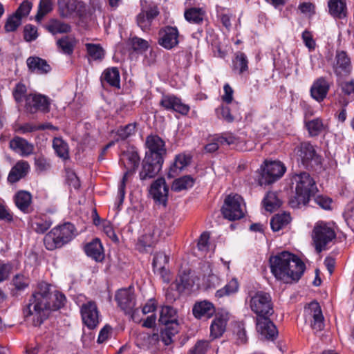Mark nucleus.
Segmentation results:
<instances>
[{
  "mask_svg": "<svg viewBox=\"0 0 354 354\" xmlns=\"http://www.w3.org/2000/svg\"><path fill=\"white\" fill-rule=\"evenodd\" d=\"M306 127L310 136H317L325 129V125L320 118H315L306 122Z\"/></svg>",
  "mask_w": 354,
  "mask_h": 354,
  "instance_id": "a18cd8bd",
  "label": "nucleus"
},
{
  "mask_svg": "<svg viewBox=\"0 0 354 354\" xmlns=\"http://www.w3.org/2000/svg\"><path fill=\"white\" fill-rule=\"evenodd\" d=\"M32 4L31 2L28 1H24L20 4V6L17 9V10L15 11V13L17 15H18L19 17L23 19L29 15L30 10L32 9Z\"/></svg>",
  "mask_w": 354,
  "mask_h": 354,
  "instance_id": "e2e57ef3",
  "label": "nucleus"
},
{
  "mask_svg": "<svg viewBox=\"0 0 354 354\" xmlns=\"http://www.w3.org/2000/svg\"><path fill=\"white\" fill-rule=\"evenodd\" d=\"M51 286L46 282L39 283L29 299L28 304L23 309L25 320L34 326H40L48 317L50 310L63 307L66 303L65 295L59 292L50 291Z\"/></svg>",
  "mask_w": 354,
  "mask_h": 354,
  "instance_id": "f257e3e1",
  "label": "nucleus"
},
{
  "mask_svg": "<svg viewBox=\"0 0 354 354\" xmlns=\"http://www.w3.org/2000/svg\"><path fill=\"white\" fill-rule=\"evenodd\" d=\"M261 176L259 179L260 185H269L279 180L284 174L286 168L280 161H265L261 167Z\"/></svg>",
  "mask_w": 354,
  "mask_h": 354,
  "instance_id": "0eeeda50",
  "label": "nucleus"
},
{
  "mask_svg": "<svg viewBox=\"0 0 354 354\" xmlns=\"http://www.w3.org/2000/svg\"><path fill=\"white\" fill-rule=\"evenodd\" d=\"M218 118H222L227 122L231 123L238 118H241L239 105L237 102L232 104L231 107L221 106L216 110Z\"/></svg>",
  "mask_w": 354,
  "mask_h": 354,
  "instance_id": "bb28decb",
  "label": "nucleus"
},
{
  "mask_svg": "<svg viewBox=\"0 0 354 354\" xmlns=\"http://www.w3.org/2000/svg\"><path fill=\"white\" fill-rule=\"evenodd\" d=\"M149 192L156 203L163 207L166 206L168 199L169 187L164 178L160 177L154 180L151 185Z\"/></svg>",
  "mask_w": 354,
  "mask_h": 354,
  "instance_id": "2eb2a0df",
  "label": "nucleus"
},
{
  "mask_svg": "<svg viewBox=\"0 0 354 354\" xmlns=\"http://www.w3.org/2000/svg\"><path fill=\"white\" fill-rule=\"evenodd\" d=\"M297 153L301 164L306 168L313 167L321 163L320 156L317 154L314 147L310 142L301 143Z\"/></svg>",
  "mask_w": 354,
  "mask_h": 354,
  "instance_id": "9b49d317",
  "label": "nucleus"
},
{
  "mask_svg": "<svg viewBox=\"0 0 354 354\" xmlns=\"http://www.w3.org/2000/svg\"><path fill=\"white\" fill-rule=\"evenodd\" d=\"M336 237V233L332 224L324 221L315 223L312 232V239L317 253L326 249L328 243Z\"/></svg>",
  "mask_w": 354,
  "mask_h": 354,
  "instance_id": "39448f33",
  "label": "nucleus"
},
{
  "mask_svg": "<svg viewBox=\"0 0 354 354\" xmlns=\"http://www.w3.org/2000/svg\"><path fill=\"white\" fill-rule=\"evenodd\" d=\"M136 129V123H130L125 126L120 127L117 131V135L120 140H126L135 133Z\"/></svg>",
  "mask_w": 354,
  "mask_h": 354,
  "instance_id": "864d4df0",
  "label": "nucleus"
},
{
  "mask_svg": "<svg viewBox=\"0 0 354 354\" xmlns=\"http://www.w3.org/2000/svg\"><path fill=\"white\" fill-rule=\"evenodd\" d=\"M24 33L26 41L35 40L38 37L37 28L31 24L25 26Z\"/></svg>",
  "mask_w": 354,
  "mask_h": 354,
  "instance_id": "0e129e2a",
  "label": "nucleus"
},
{
  "mask_svg": "<svg viewBox=\"0 0 354 354\" xmlns=\"http://www.w3.org/2000/svg\"><path fill=\"white\" fill-rule=\"evenodd\" d=\"M248 64L246 55L242 52H237L233 61L234 70L239 71V73H243L248 70Z\"/></svg>",
  "mask_w": 354,
  "mask_h": 354,
  "instance_id": "09e8293b",
  "label": "nucleus"
},
{
  "mask_svg": "<svg viewBox=\"0 0 354 354\" xmlns=\"http://www.w3.org/2000/svg\"><path fill=\"white\" fill-rule=\"evenodd\" d=\"M53 10V3L50 0H40L38 11L35 16L37 21H41L43 17Z\"/></svg>",
  "mask_w": 354,
  "mask_h": 354,
  "instance_id": "603ef678",
  "label": "nucleus"
},
{
  "mask_svg": "<svg viewBox=\"0 0 354 354\" xmlns=\"http://www.w3.org/2000/svg\"><path fill=\"white\" fill-rule=\"evenodd\" d=\"M216 140L220 143L221 145H231L236 143L238 138L235 137L232 133H226L219 137H217Z\"/></svg>",
  "mask_w": 354,
  "mask_h": 354,
  "instance_id": "69168bd1",
  "label": "nucleus"
},
{
  "mask_svg": "<svg viewBox=\"0 0 354 354\" xmlns=\"http://www.w3.org/2000/svg\"><path fill=\"white\" fill-rule=\"evenodd\" d=\"M101 79L112 86H120V73L116 67L108 68L104 70Z\"/></svg>",
  "mask_w": 354,
  "mask_h": 354,
  "instance_id": "ea45409f",
  "label": "nucleus"
},
{
  "mask_svg": "<svg viewBox=\"0 0 354 354\" xmlns=\"http://www.w3.org/2000/svg\"><path fill=\"white\" fill-rule=\"evenodd\" d=\"M192 313L197 319H209L215 313V308L212 303L204 300L196 302L194 305Z\"/></svg>",
  "mask_w": 354,
  "mask_h": 354,
  "instance_id": "cd10ccee",
  "label": "nucleus"
},
{
  "mask_svg": "<svg viewBox=\"0 0 354 354\" xmlns=\"http://www.w3.org/2000/svg\"><path fill=\"white\" fill-rule=\"evenodd\" d=\"M30 165L26 160L18 161L11 169L8 181L10 183L18 182L20 179L24 178L28 173Z\"/></svg>",
  "mask_w": 354,
  "mask_h": 354,
  "instance_id": "c85d7f7f",
  "label": "nucleus"
},
{
  "mask_svg": "<svg viewBox=\"0 0 354 354\" xmlns=\"http://www.w3.org/2000/svg\"><path fill=\"white\" fill-rule=\"evenodd\" d=\"M305 312L312 319L310 321L312 328L317 332L322 330L324 327V318L319 303L315 301L310 302L305 308Z\"/></svg>",
  "mask_w": 354,
  "mask_h": 354,
  "instance_id": "a211bd4d",
  "label": "nucleus"
},
{
  "mask_svg": "<svg viewBox=\"0 0 354 354\" xmlns=\"http://www.w3.org/2000/svg\"><path fill=\"white\" fill-rule=\"evenodd\" d=\"M291 221L290 214L283 212L277 214L270 221L271 228L273 231L277 232L286 227Z\"/></svg>",
  "mask_w": 354,
  "mask_h": 354,
  "instance_id": "a19ab883",
  "label": "nucleus"
},
{
  "mask_svg": "<svg viewBox=\"0 0 354 354\" xmlns=\"http://www.w3.org/2000/svg\"><path fill=\"white\" fill-rule=\"evenodd\" d=\"M45 28L52 35L68 33L71 31V27L68 24L57 19H51L46 25Z\"/></svg>",
  "mask_w": 354,
  "mask_h": 354,
  "instance_id": "e433bc0d",
  "label": "nucleus"
},
{
  "mask_svg": "<svg viewBox=\"0 0 354 354\" xmlns=\"http://www.w3.org/2000/svg\"><path fill=\"white\" fill-rule=\"evenodd\" d=\"M53 147L59 157L64 160L68 158V145L62 138H55L53 141Z\"/></svg>",
  "mask_w": 354,
  "mask_h": 354,
  "instance_id": "49530a36",
  "label": "nucleus"
},
{
  "mask_svg": "<svg viewBox=\"0 0 354 354\" xmlns=\"http://www.w3.org/2000/svg\"><path fill=\"white\" fill-rule=\"evenodd\" d=\"M44 126H37L30 123H26L24 124H19L15 128V131L19 133L25 134L27 133L33 132L37 130H44Z\"/></svg>",
  "mask_w": 354,
  "mask_h": 354,
  "instance_id": "052dcab7",
  "label": "nucleus"
},
{
  "mask_svg": "<svg viewBox=\"0 0 354 354\" xmlns=\"http://www.w3.org/2000/svg\"><path fill=\"white\" fill-rule=\"evenodd\" d=\"M16 206L24 213H28L32 203V195L24 190L19 191L14 196Z\"/></svg>",
  "mask_w": 354,
  "mask_h": 354,
  "instance_id": "473e14b6",
  "label": "nucleus"
},
{
  "mask_svg": "<svg viewBox=\"0 0 354 354\" xmlns=\"http://www.w3.org/2000/svg\"><path fill=\"white\" fill-rule=\"evenodd\" d=\"M335 73L339 78L348 76L351 72V61L344 51L337 52Z\"/></svg>",
  "mask_w": 354,
  "mask_h": 354,
  "instance_id": "393cba45",
  "label": "nucleus"
},
{
  "mask_svg": "<svg viewBox=\"0 0 354 354\" xmlns=\"http://www.w3.org/2000/svg\"><path fill=\"white\" fill-rule=\"evenodd\" d=\"M160 105L167 111H172L182 115H187L189 111V106L184 104L182 100L174 95H164Z\"/></svg>",
  "mask_w": 354,
  "mask_h": 354,
  "instance_id": "aec40b11",
  "label": "nucleus"
},
{
  "mask_svg": "<svg viewBox=\"0 0 354 354\" xmlns=\"http://www.w3.org/2000/svg\"><path fill=\"white\" fill-rule=\"evenodd\" d=\"M250 308L257 318L270 317L274 313L273 304L270 294L258 291L250 299Z\"/></svg>",
  "mask_w": 354,
  "mask_h": 354,
  "instance_id": "423d86ee",
  "label": "nucleus"
},
{
  "mask_svg": "<svg viewBox=\"0 0 354 354\" xmlns=\"http://www.w3.org/2000/svg\"><path fill=\"white\" fill-rule=\"evenodd\" d=\"M81 315L84 324L90 329L95 328L99 324L97 306L93 301L84 304L81 307Z\"/></svg>",
  "mask_w": 354,
  "mask_h": 354,
  "instance_id": "f3484780",
  "label": "nucleus"
},
{
  "mask_svg": "<svg viewBox=\"0 0 354 354\" xmlns=\"http://www.w3.org/2000/svg\"><path fill=\"white\" fill-rule=\"evenodd\" d=\"M51 224L52 223L49 220L36 218L32 223V227L36 232L43 234L50 228Z\"/></svg>",
  "mask_w": 354,
  "mask_h": 354,
  "instance_id": "6e6d98bb",
  "label": "nucleus"
},
{
  "mask_svg": "<svg viewBox=\"0 0 354 354\" xmlns=\"http://www.w3.org/2000/svg\"><path fill=\"white\" fill-rule=\"evenodd\" d=\"M162 230L160 228L153 226L152 232H149L142 236L136 245V248L141 252H149V249L158 242L161 236Z\"/></svg>",
  "mask_w": 354,
  "mask_h": 354,
  "instance_id": "5701e85b",
  "label": "nucleus"
},
{
  "mask_svg": "<svg viewBox=\"0 0 354 354\" xmlns=\"http://www.w3.org/2000/svg\"><path fill=\"white\" fill-rule=\"evenodd\" d=\"M77 44L75 37L66 35L57 40L56 44L58 49L66 55H71Z\"/></svg>",
  "mask_w": 354,
  "mask_h": 354,
  "instance_id": "4c0bfd02",
  "label": "nucleus"
},
{
  "mask_svg": "<svg viewBox=\"0 0 354 354\" xmlns=\"http://www.w3.org/2000/svg\"><path fill=\"white\" fill-rule=\"evenodd\" d=\"M337 86L340 90L338 103L339 105L348 106L350 102L354 101V80H342L339 78Z\"/></svg>",
  "mask_w": 354,
  "mask_h": 354,
  "instance_id": "6ab92c4d",
  "label": "nucleus"
},
{
  "mask_svg": "<svg viewBox=\"0 0 354 354\" xmlns=\"http://www.w3.org/2000/svg\"><path fill=\"white\" fill-rule=\"evenodd\" d=\"M146 146L148 151H146L145 156L164 162L167 149L162 138L156 135H150L146 138Z\"/></svg>",
  "mask_w": 354,
  "mask_h": 354,
  "instance_id": "f8f14e48",
  "label": "nucleus"
},
{
  "mask_svg": "<svg viewBox=\"0 0 354 354\" xmlns=\"http://www.w3.org/2000/svg\"><path fill=\"white\" fill-rule=\"evenodd\" d=\"M28 70L39 74L48 73L51 68L47 62L38 57H30L26 60Z\"/></svg>",
  "mask_w": 354,
  "mask_h": 354,
  "instance_id": "c756f323",
  "label": "nucleus"
},
{
  "mask_svg": "<svg viewBox=\"0 0 354 354\" xmlns=\"http://www.w3.org/2000/svg\"><path fill=\"white\" fill-rule=\"evenodd\" d=\"M22 19L17 15L15 13L8 17L4 29L6 32L15 31L17 28L21 24Z\"/></svg>",
  "mask_w": 354,
  "mask_h": 354,
  "instance_id": "5fc2aeb1",
  "label": "nucleus"
},
{
  "mask_svg": "<svg viewBox=\"0 0 354 354\" xmlns=\"http://www.w3.org/2000/svg\"><path fill=\"white\" fill-rule=\"evenodd\" d=\"M328 12L330 15L338 19L346 17L347 8L346 0H328Z\"/></svg>",
  "mask_w": 354,
  "mask_h": 354,
  "instance_id": "2f4dec72",
  "label": "nucleus"
},
{
  "mask_svg": "<svg viewBox=\"0 0 354 354\" xmlns=\"http://www.w3.org/2000/svg\"><path fill=\"white\" fill-rule=\"evenodd\" d=\"M292 183L295 185L297 199V204L293 201H290L293 207L299 204H307L318 191L315 180L306 171L295 174L292 177Z\"/></svg>",
  "mask_w": 354,
  "mask_h": 354,
  "instance_id": "7ed1b4c3",
  "label": "nucleus"
},
{
  "mask_svg": "<svg viewBox=\"0 0 354 354\" xmlns=\"http://www.w3.org/2000/svg\"><path fill=\"white\" fill-rule=\"evenodd\" d=\"M227 322V315H216L210 326L211 336L214 338L221 337L225 330Z\"/></svg>",
  "mask_w": 354,
  "mask_h": 354,
  "instance_id": "f704fd0d",
  "label": "nucleus"
},
{
  "mask_svg": "<svg viewBox=\"0 0 354 354\" xmlns=\"http://www.w3.org/2000/svg\"><path fill=\"white\" fill-rule=\"evenodd\" d=\"M263 204L266 211L272 212L281 206V201L276 192H269L264 197Z\"/></svg>",
  "mask_w": 354,
  "mask_h": 354,
  "instance_id": "79ce46f5",
  "label": "nucleus"
},
{
  "mask_svg": "<svg viewBox=\"0 0 354 354\" xmlns=\"http://www.w3.org/2000/svg\"><path fill=\"white\" fill-rule=\"evenodd\" d=\"M115 299L118 306L125 314L130 315L132 319H135V314L138 310L136 307V298L131 288L119 290L115 294Z\"/></svg>",
  "mask_w": 354,
  "mask_h": 354,
  "instance_id": "1a4fd4ad",
  "label": "nucleus"
},
{
  "mask_svg": "<svg viewBox=\"0 0 354 354\" xmlns=\"http://www.w3.org/2000/svg\"><path fill=\"white\" fill-rule=\"evenodd\" d=\"M10 148L20 156L26 157L33 153L34 145L26 139L15 136L9 143Z\"/></svg>",
  "mask_w": 354,
  "mask_h": 354,
  "instance_id": "b1692460",
  "label": "nucleus"
},
{
  "mask_svg": "<svg viewBox=\"0 0 354 354\" xmlns=\"http://www.w3.org/2000/svg\"><path fill=\"white\" fill-rule=\"evenodd\" d=\"M194 179L191 176H184L173 182L171 189L174 192H181L193 187Z\"/></svg>",
  "mask_w": 354,
  "mask_h": 354,
  "instance_id": "37998d69",
  "label": "nucleus"
},
{
  "mask_svg": "<svg viewBox=\"0 0 354 354\" xmlns=\"http://www.w3.org/2000/svg\"><path fill=\"white\" fill-rule=\"evenodd\" d=\"M257 330L261 338L273 341L278 335L276 326L270 317L257 318Z\"/></svg>",
  "mask_w": 354,
  "mask_h": 354,
  "instance_id": "412c9836",
  "label": "nucleus"
},
{
  "mask_svg": "<svg viewBox=\"0 0 354 354\" xmlns=\"http://www.w3.org/2000/svg\"><path fill=\"white\" fill-rule=\"evenodd\" d=\"M129 45L134 51L140 53L146 51L149 47L148 41L136 36L129 38Z\"/></svg>",
  "mask_w": 354,
  "mask_h": 354,
  "instance_id": "de8ad7c7",
  "label": "nucleus"
},
{
  "mask_svg": "<svg viewBox=\"0 0 354 354\" xmlns=\"http://www.w3.org/2000/svg\"><path fill=\"white\" fill-rule=\"evenodd\" d=\"M271 272L279 280L298 281L304 274V263L296 255L283 251L270 258Z\"/></svg>",
  "mask_w": 354,
  "mask_h": 354,
  "instance_id": "f03ea898",
  "label": "nucleus"
},
{
  "mask_svg": "<svg viewBox=\"0 0 354 354\" xmlns=\"http://www.w3.org/2000/svg\"><path fill=\"white\" fill-rule=\"evenodd\" d=\"M177 312L171 306H165L162 307L160 312L159 322L165 326H173V324L178 323Z\"/></svg>",
  "mask_w": 354,
  "mask_h": 354,
  "instance_id": "72a5a7b5",
  "label": "nucleus"
},
{
  "mask_svg": "<svg viewBox=\"0 0 354 354\" xmlns=\"http://www.w3.org/2000/svg\"><path fill=\"white\" fill-rule=\"evenodd\" d=\"M168 261L169 257L164 252H158L153 257V266L154 269L163 270Z\"/></svg>",
  "mask_w": 354,
  "mask_h": 354,
  "instance_id": "13d9d810",
  "label": "nucleus"
},
{
  "mask_svg": "<svg viewBox=\"0 0 354 354\" xmlns=\"http://www.w3.org/2000/svg\"><path fill=\"white\" fill-rule=\"evenodd\" d=\"M158 44L166 49H171L178 44L179 32L176 27L167 26L160 31Z\"/></svg>",
  "mask_w": 354,
  "mask_h": 354,
  "instance_id": "4be33fe9",
  "label": "nucleus"
},
{
  "mask_svg": "<svg viewBox=\"0 0 354 354\" xmlns=\"http://www.w3.org/2000/svg\"><path fill=\"white\" fill-rule=\"evenodd\" d=\"M26 86L24 84H17L12 91V95L15 101L19 103L21 102L24 100H26V96L28 95H26Z\"/></svg>",
  "mask_w": 354,
  "mask_h": 354,
  "instance_id": "4d7b16f0",
  "label": "nucleus"
},
{
  "mask_svg": "<svg viewBox=\"0 0 354 354\" xmlns=\"http://www.w3.org/2000/svg\"><path fill=\"white\" fill-rule=\"evenodd\" d=\"M141 10L137 15L136 21L140 29L147 32L150 30L153 20L159 15L157 6L146 8L141 1Z\"/></svg>",
  "mask_w": 354,
  "mask_h": 354,
  "instance_id": "dca6fc26",
  "label": "nucleus"
},
{
  "mask_svg": "<svg viewBox=\"0 0 354 354\" xmlns=\"http://www.w3.org/2000/svg\"><path fill=\"white\" fill-rule=\"evenodd\" d=\"M75 230L71 223H65L53 228L44 238L46 249L53 250L70 242L75 235Z\"/></svg>",
  "mask_w": 354,
  "mask_h": 354,
  "instance_id": "20e7f679",
  "label": "nucleus"
},
{
  "mask_svg": "<svg viewBox=\"0 0 354 354\" xmlns=\"http://www.w3.org/2000/svg\"><path fill=\"white\" fill-rule=\"evenodd\" d=\"M121 160L127 169L118 187V194L120 197V201L122 202L125 195V187L127 178L129 176L133 174L138 167L140 157L137 152H127L123 153Z\"/></svg>",
  "mask_w": 354,
  "mask_h": 354,
  "instance_id": "6e6552de",
  "label": "nucleus"
},
{
  "mask_svg": "<svg viewBox=\"0 0 354 354\" xmlns=\"http://www.w3.org/2000/svg\"><path fill=\"white\" fill-rule=\"evenodd\" d=\"M84 250L87 256L96 261H102L104 258L102 245L97 239L86 244Z\"/></svg>",
  "mask_w": 354,
  "mask_h": 354,
  "instance_id": "7c9ffc66",
  "label": "nucleus"
},
{
  "mask_svg": "<svg viewBox=\"0 0 354 354\" xmlns=\"http://www.w3.org/2000/svg\"><path fill=\"white\" fill-rule=\"evenodd\" d=\"M190 162V157L184 154H179L176 156L174 163L170 167L168 176L173 178L178 175Z\"/></svg>",
  "mask_w": 354,
  "mask_h": 354,
  "instance_id": "c9c22d12",
  "label": "nucleus"
},
{
  "mask_svg": "<svg viewBox=\"0 0 354 354\" xmlns=\"http://www.w3.org/2000/svg\"><path fill=\"white\" fill-rule=\"evenodd\" d=\"M330 84L324 77H319L313 84L310 88L311 96L318 102L322 101L327 95Z\"/></svg>",
  "mask_w": 354,
  "mask_h": 354,
  "instance_id": "a878e982",
  "label": "nucleus"
},
{
  "mask_svg": "<svg viewBox=\"0 0 354 354\" xmlns=\"http://www.w3.org/2000/svg\"><path fill=\"white\" fill-rule=\"evenodd\" d=\"M163 162L145 156L139 177L142 181H148L155 178L162 169Z\"/></svg>",
  "mask_w": 354,
  "mask_h": 354,
  "instance_id": "4468645a",
  "label": "nucleus"
},
{
  "mask_svg": "<svg viewBox=\"0 0 354 354\" xmlns=\"http://www.w3.org/2000/svg\"><path fill=\"white\" fill-rule=\"evenodd\" d=\"M239 288V283L236 279H232L223 288L219 289L216 292V297L221 298L225 296L235 293Z\"/></svg>",
  "mask_w": 354,
  "mask_h": 354,
  "instance_id": "8fccbe9b",
  "label": "nucleus"
},
{
  "mask_svg": "<svg viewBox=\"0 0 354 354\" xmlns=\"http://www.w3.org/2000/svg\"><path fill=\"white\" fill-rule=\"evenodd\" d=\"M178 323H174L173 326H165L161 330L160 337L165 345H169L172 342L173 337L178 332Z\"/></svg>",
  "mask_w": 354,
  "mask_h": 354,
  "instance_id": "c03bdc74",
  "label": "nucleus"
},
{
  "mask_svg": "<svg viewBox=\"0 0 354 354\" xmlns=\"http://www.w3.org/2000/svg\"><path fill=\"white\" fill-rule=\"evenodd\" d=\"M209 347L207 341L199 340L194 346L192 348L188 354H205Z\"/></svg>",
  "mask_w": 354,
  "mask_h": 354,
  "instance_id": "680f3d73",
  "label": "nucleus"
},
{
  "mask_svg": "<svg viewBox=\"0 0 354 354\" xmlns=\"http://www.w3.org/2000/svg\"><path fill=\"white\" fill-rule=\"evenodd\" d=\"M190 286L189 275L186 273L180 274L176 278L175 281V286L177 291L182 292L185 289Z\"/></svg>",
  "mask_w": 354,
  "mask_h": 354,
  "instance_id": "bf43d9fd",
  "label": "nucleus"
},
{
  "mask_svg": "<svg viewBox=\"0 0 354 354\" xmlns=\"http://www.w3.org/2000/svg\"><path fill=\"white\" fill-rule=\"evenodd\" d=\"M242 197L238 194L227 196L222 207V214L224 218L230 220H238L243 217L241 207Z\"/></svg>",
  "mask_w": 354,
  "mask_h": 354,
  "instance_id": "9d476101",
  "label": "nucleus"
},
{
  "mask_svg": "<svg viewBox=\"0 0 354 354\" xmlns=\"http://www.w3.org/2000/svg\"><path fill=\"white\" fill-rule=\"evenodd\" d=\"M88 55L94 60H101L104 57V50L100 44H86Z\"/></svg>",
  "mask_w": 354,
  "mask_h": 354,
  "instance_id": "3c124183",
  "label": "nucleus"
},
{
  "mask_svg": "<svg viewBox=\"0 0 354 354\" xmlns=\"http://www.w3.org/2000/svg\"><path fill=\"white\" fill-rule=\"evenodd\" d=\"M302 39L305 44V46L309 50H314L315 48V41L313 38V35L310 32L305 30L302 33Z\"/></svg>",
  "mask_w": 354,
  "mask_h": 354,
  "instance_id": "774afa93",
  "label": "nucleus"
},
{
  "mask_svg": "<svg viewBox=\"0 0 354 354\" xmlns=\"http://www.w3.org/2000/svg\"><path fill=\"white\" fill-rule=\"evenodd\" d=\"M184 16L189 23L201 24L204 21L206 13L203 8H191L185 11Z\"/></svg>",
  "mask_w": 354,
  "mask_h": 354,
  "instance_id": "58836bf2",
  "label": "nucleus"
},
{
  "mask_svg": "<svg viewBox=\"0 0 354 354\" xmlns=\"http://www.w3.org/2000/svg\"><path fill=\"white\" fill-rule=\"evenodd\" d=\"M50 100L41 94H29L26 96L25 109L29 113L37 111L48 113L50 111Z\"/></svg>",
  "mask_w": 354,
  "mask_h": 354,
  "instance_id": "ddd939ff",
  "label": "nucleus"
},
{
  "mask_svg": "<svg viewBox=\"0 0 354 354\" xmlns=\"http://www.w3.org/2000/svg\"><path fill=\"white\" fill-rule=\"evenodd\" d=\"M28 279L21 274H17L13 279V284L18 290H23L28 286Z\"/></svg>",
  "mask_w": 354,
  "mask_h": 354,
  "instance_id": "338daca9",
  "label": "nucleus"
}]
</instances>
